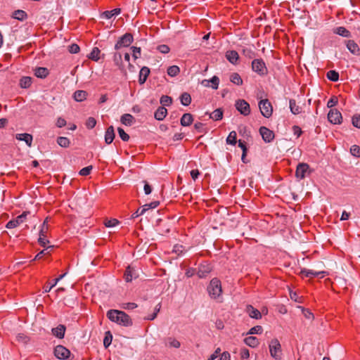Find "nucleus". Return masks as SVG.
<instances>
[{
  "mask_svg": "<svg viewBox=\"0 0 360 360\" xmlns=\"http://www.w3.org/2000/svg\"><path fill=\"white\" fill-rule=\"evenodd\" d=\"M180 72V68L177 65L169 66L167 70V73L169 77H174Z\"/></svg>",
  "mask_w": 360,
  "mask_h": 360,
  "instance_id": "obj_37",
  "label": "nucleus"
},
{
  "mask_svg": "<svg viewBox=\"0 0 360 360\" xmlns=\"http://www.w3.org/2000/svg\"><path fill=\"white\" fill-rule=\"evenodd\" d=\"M352 124L354 127L360 129V115L352 117Z\"/></svg>",
  "mask_w": 360,
  "mask_h": 360,
  "instance_id": "obj_58",
  "label": "nucleus"
},
{
  "mask_svg": "<svg viewBox=\"0 0 360 360\" xmlns=\"http://www.w3.org/2000/svg\"><path fill=\"white\" fill-rule=\"evenodd\" d=\"M300 274L305 276L306 277H309V278L318 277V276H321V278H323L325 276L326 272L323 271H314V270H311V269H303L301 270Z\"/></svg>",
  "mask_w": 360,
  "mask_h": 360,
  "instance_id": "obj_15",
  "label": "nucleus"
},
{
  "mask_svg": "<svg viewBox=\"0 0 360 360\" xmlns=\"http://www.w3.org/2000/svg\"><path fill=\"white\" fill-rule=\"evenodd\" d=\"M112 339V334L110 333V331H107L105 333V336L104 340H103V345H104L105 348L109 347V345L111 344Z\"/></svg>",
  "mask_w": 360,
  "mask_h": 360,
  "instance_id": "obj_48",
  "label": "nucleus"
},
{
  "mask_svg": "<svg viewBox=\"0 0 360 360\" xmlns=\"http://www.w3.org/2000/svg\"><path fill=\"white\" fill-rule=\"evenodd\" d=\"M244 342L251 347H256L259 345V340L256 337L249 336L244 339Z\"/></svg>",
  "mask_w": 360,
  "mask_h": 360,
  "instance_id": "obj_30",
  "label": "nucleus"
},
{
  "mask_svg": "<svg viewBox=\"0 0 360 360\" xmlns=\"http://www.w3.org/2000/svg\"><path fill=\"white\" fill-rule=\"evenodd\" d=\"M180 101L181 105L188 106L191 103V96L188 93L184 92L180 96Z\"/></svg>",
  "mask_w": 360,
  "mask_h": 360,
  "instance_id": "obj_32",
  "label": "nucleus"
},
{
  "mask_svg": "<svg viewBox=\"0 0 360 360\" xmlns=\"http://www.w3.org/2000/svg\"><path fill=\"white\" fill-rule=\"evenodd\" d=\"M186 248L184 246L179 244H176L173 248V252L176 253L178 256L181 255L186 252Z\"/></svg>",
  "mask_w": 360,
  "mask_h": 360,
  "instance_id": "obj_46",
  "label": "nucleus"
},
{
  "mask_svg": "<svg viewBox=\"0 0 360 360\" xmlns=\"http://www.w3.org/2000/svg\"><path fill=\"white\" fill-rule=\"evenodd\" d=\"M34 75L39 78H45L49 75V70L46 68L39 67L34 70Z\"/></svg>",
  "mask_w": 360,
  "mask_h": 360,
  "instance_id": "obj_31",
  "label": "nucleus"
},
{
  "mask_svg": "<svg viewBox=\"0 0 360 360\" xmlns=\"http://www.w3.org/2000/svg\"><path fill=\"white\" fill-rule=\"evenodd\" d=\"M67 273H65L62 275H60L58 278H56L53 280V282L51 285H47L44 287V292H49L51 291V290L55 287L57 283L61 280L63 279L65 276H66Z\"/></svg>",
  "mask_w": 360,
  "mask_h": 360,
  "instance_id": "obj_36",
  "label": "nucleus"
},
{
  "mask_svg": "<svg viewBox=\"0 0 360 360\" xmlns=\"http://www.w3.org/2000/svg\"><path fill=\"white\" fill-rule=\"evenodd\" d=\"M96 124V120L94 117H89L86 122V126L89 129H93Z\"/></svg>",
  "mask_w": 360,
  "mask_h": 360,
  "instance_id": "obj_56",
  "label": "nucleus"
},
{
  "mask_svg": "<svg viewBox=\"0 0 360 360\" xmlns=\"http://www.w3.org/2000/svg\"><path fill=\"white\" fill-rule=\"evenodd\" d=\"M165 345L167 347H174V348H179L181 346V343L176 339L169 337L165 340Z\"/></svg>",
  "mask_w": 360,
  "mask_h": 360,
  "instance_id": "obj_28",
  "label": "nucleus"
},
{
  "mask_svg": "<svg viewBox=\"0 0 360 360\" xmlns=\"http://www.w3.org/2000/svg\"><path fill=\"white\" fill-rule=\"evenodd\" d=\"M32 83V79L30 77H23L20 80V85L22 88H28Z\"/></svg>",
  "mask_w": 360,
  "mask_h": 360,
  "instance_id": "obj_43",
  "label": "nucleus"
},
{
  "mask_svg": "<svg viewBox=\"0 0 360 360\" xmlns=\"http://www.w3.org/2000/svg\"><path fill=\"white\" fill-rule=\"evenodd\" d=\"M115 134L114 131V127L112 126H110L105 134V141L107 144L111 143L114 139H115Z\"/></svg>",
  "mask_w": 360,
  "mask_h": 360,
  "instance_id": "obj_20",
  "label": "nucleus"
},
{
  "mask_svg": "<svg viewBox=\"0 0 360 360\" xmlns=\"http://www.w3.org/2000/svg\"><path fill=\"white\" fill-rule=\"evenodd\" d=\"M347 48L353 54L358 55L360 52L359 45L353 40H349L347 43Z\"/></svg>",
  "mask_w": 360,
  "mask_h": 360,
  "instance_id": "obj_24",
  "label": "nucleus"
},
{
  "mask_svg": "<svg viewBox=\"0 0 360 360\" xmlns=\"http://www.w3.org/2000/svg\"><path fill=\"white\" fill-rule=\"evenodd\" d=\"M212 267L208 264H203L199 266L198 276L199 278H205L211 271Z\"/></svg>",
  "mask_w": 360,
  "mask_h": 360,
  "instance_id": "obj_17",
  "label": "nucleus"
},
{
  "mask_svg": "<svg viewBox=\"0 0 360 360\" xmlns=\"http://www.w3.org/2000/svg\"><path fill=\"white\" fill-rule=\"evenodd\" d=\"M172 99L168 96H162L160 98V103L164 106L169 105L172 103Z\"/></svg>",
  "mask_w": 360,
  "mask_h": 360,
  "instance_id": "obj_52",
  "label": "nucleus"
},
{
  "mask_svg": "<svg viewBox=\"0 0 360 360\" xmlns=\"http://www.w3.org/2000/svg\"><path fill=\"white\" fill-rule=\"evenodd\" d=\"M150 73V70L147 67H143L141 69L140 73H139V83L143 84Z\"/></svg>",
  "mask_w": 360,
  "mask_h": 360,
  "instance_id": "obj_27",
  "label": "nucleus"
},
{
  "mask_svg": "<svg viewBox=\"0 0 360 360\" xmlns=\"http://www.w3.org/2000/svg\"><path fill=\"white\" fill-rule=\"evenodd\" d=\"M309 169V167L307 163H300L297 166L295 172L296 177L300 179H304Z\"/></svg>",
  "mask_w": 360,
  "mask_h": 360,
  "instance_id": "obj_13",
  "label": "nucleus"
},
{
  "mask_svg": "<svg viewBox=\"0 0 360 360\" xmlns=\"http://www.w3.org/2000/svg\"><path fill=\"white\" fill-rule=\"evenodd\" d=\"M158 207V202L154 201L148 204H146L142 206L141 208L138 209L132 215L131 218L134 219L138 217L139 216L146 214L147 217L154 214H151L153 212V210Z\"/></svg>",
  "mask_w": 360,
  "mask_h": 360,
  "instance_id": "obj_4",
  "label": "nucleus"
},
{
  "mask_svg": "<svg viewBox=\"0 0 360 360\" xmlns=\"http://www.w3.org/2000/svg\"><path fill=\"white\" fill-rule=\"evenodd\" d=\"M104 224L106 227H114L119 224V221L116 219H107Z\"/></svg>",
  "mask_w": 360,
  "mask_h": 360,
  "instance_id": "obj_54",
  "label": "nucleus"
},
{
  "mask_svg": "<svg viewBox=\"0 0 360 360\" xmlns=\"http://www.w3.org/2000/svg\"><path fill=\"white\" fill-rule=\"evenodd\" d=\"M92 169H93L92 166H88V167H84L79 171V174L82 176H87L90 174Z\"/></svg>",
  "mask_w": 360,
  "mask_h": 360,
  "instance_id": "obj_60",
  "label": "nucleus"
},
{
  "mask_svg": "<svg viewBox=\"0 0 360 360\" xmlns=\"http://www.w3.org/2000/svg\"><path fill=\"white\" fill-rule=\"evenodd\" d=\"M240 355L242 359H248L250 356L249 350L246 348L241 349Z\"/></svg>",
  "mask_w": 360,
  "mask_h": 360,
  "instance_id": "obj_63",
  "label": "nucleus"
},
{
  "mask_svg": "<svg viewBox=\"0 0 360 360\" xmlns=\"http://www.w3.org/2000/svg\"><path fill=\"white\" fill-rule=\"evenodd\" d=\"M290 109L292 114L298 115L301 112L300 107L297 105L294 99H290L289 101Z\"/></svg>",
  "mask_w": 360,
  "mask_h": 360,
  "instance_id": "obj_33",
  "label": "nucleus"
},
{
  "mask_svg": "<svg viewBox=\"0 0 360 360\" xmlns=\"http://www.w3.org/2000/svg\"><path fill=\"white\" fill-rule=\"evenodd\" d=\"M252 69L259 75H264L267 73V68L262 59H255L252 62Z\"/></svg>",
  "mask_w": 360,
  "mask_h": 360,
  "instance_id": "obj_6",
  "label": "nucleus"
},
{
  "mask_svg": "<svg viewBox=\"0 0 360 360\" xmlns=\"http://www.w3.org/2000/svg\"><path fill=\"white\" fill-rule=\"evenodd\" d=\"M117 131L120 137L124 141H127L129 139V136L124 131L122 128L118 127Z\"/></svg>",
  "mask_w": 360,
  "mask_h": 360,
  "instance_id": "obj_50",
  "label": "nucleus"
},
{
  "mask_svg": "<svg viewBox=\"0 0 360 360\" xmlns=\"http://www.w3.org/2000/svg\"><path fill=\"white\" fill-rule=\"evenodd\" d=\"M167 114V110L165 107H159V120H163Z\"/></svg>",
  "mask_w": 360,
  "mask_h": 360,
  "instance_id": "obj_61",
  "label": "nucleus"
},
{
  "mask_svg": "<svg viewBox=\"0 0 360 360\" xmlns=\"http://www.w3.org/2000/svg\"><path fill=\"white\" fill-rule=\"evenodd\" d=\"M120 122L126 126H131L135 122L134 117L130 114H124L121 116Z\"/></svg>",
  "mask_w": 360,
  "mask_h": 360,
  "instance_id": "obj_22",
  "label": "nucleus"
},
{
  "mask_svg": "<svg viewBox=\"0 0 360 360\" xmlns=\"http://www.w3.org/2000/svg\"><path fill=\"white\" fill-rule=\"evenodd\" d=\"M169 51L170 49L167 45H159V52H161L162 53H167L169 52Z\"/></svg>",
  "mask_w": 360,
  "mask_h": 360,
  "instance_id": "obj_64",
  "label": "nucleus"
},
{
  "mask_svg": "<svg viewBox=\"0 0 360 360\" xmlns=\"http://www.w3.org/2000/svg\"><path fill=\"white\" fill-rule=\"evenodd\" d=\"M263 331V328L260 326H256L251 328L248 332V334H261Z\"/></svg>",
  "mask_w": 360,
  "mask_h": 360,
  "instance_id": "obj_53",
  "label": "nucleus"
},
{
  "mask_svg": "<svg viewBox=\"0 0 360 360\" xmlns=\"http://www.w3.org/2000/svg\"><path fill=\"white\" fill-rule=\"evenodd\" d=\"M100 53H101V51H100L99 49L97 47H94L92 49L91 52L88 56V57H89V58H90L94 61H98L99 59Z\"/></svg>",
  "mask_w": 360,
  "mask_h": 360,
  "instance_id": "obj_40",
  "label": "nucleus"
},
{
  "mask_svg": "<svg viewBox=\"0 0 360 360\" xmlns=\"http://www.w3.org/2000/svg\"><path fill=\"white\" fill-rule=\"evenodd\" d=\"M236 136L237 134L235 131H231L226 138V143L230 145H235L237 142Z\"/></svg>",
  "mask_w": 360,
  "mask_h": 360,
  "instance_id": "obj_41",
  "label": "nucleus"
},
{
  "mask_svg": "<svg viewBox=\"0 0 360 360\" xmlns=\"http://www.w3.org/2000/svg\"><path fill=\"white\" fill-rule=\"evenodd\" d=\"M226 58L233 65L238 63L239 55L237 51L231 50L226 52Z\"/></svg>",
  "mask_w": 360,
  "mask_h": 360,
  "instance_id": "obj_18",
  "label": "nucleus"
},
{
  "mask_svg": "<svg viewBox=\"0 0 360 360\" xmlns=\"http://www.w3.org/2000/svg\"><path fill=\"white\" fill-rule=\"evenodd\" d=\"M155 4V2H153V1H148L146 3V8L148 10V13H150V14L153 13V11L156 8Z\"/></svg>",
  "mask_w": 360,
  "mask_h": 360,
  "instance_id": "obj_57",
  "label": "nucleus"
},
{
  "mask_svg": "<svg viewBox=\"0 0 360 360\" xmlns=\"http://www.w3.org/2000/svg\"><path fill=\"white\" fill-rule=\"evenodd\" d=\"M13 18L18 20L22 21L27 18V13L22 10L15 11L13 13Z\"/></svg>",
  "mask_w": 360,
  "mask_h": 360,
  "instance_id": "obj_35",
  "label": "nucleus"
},
{
  "mask_svg": "<svg viewBox=\"0 0 360 360\" xmlns=\"http://www.w3.org/2000/svg\"><path fill=\"white\" fill-rule=\"evenodd\" d=\"M65 332V326L64 325H59L56 328L52 329V333L58 338H63Z\"/></svg>",
  "mask_w": 360,
  "mask_h": 360,
  "instance_id": "obj_23",
  "label": "nucleus"
},
{
  "mask_svg": "<svg viewBox=\"0 0 360 360\" xmlns=\"http://www.w3.org/2000/svg\"><path fill=\"white\" fill-rule=\"evenodd\" d=\"M230 81L238 86L243 84V79L238 73H232L230 76Z\"/></svg>",
  "mask_w": 360,
  "mask_h": 360,
  "instance_id": "obj_34",
  "label": "nucleus"
},
{
  "mask_svg": "<svg viewBox=\"0 0 360 360\" xmlns=\"http://www.w3.org/2000/svg\"><path fill=\"white\" fill-rule=\"evenodd\" d=\"M57 143L61 147L68 148L70 142L67 137L60 136L57 139Z\"/></svg>",
  "mask_w": 360,
  "mask_h": 360,
  "instance_id": "obj_42",
  "label": "nucleus"
},
{
  "mask_svg": "<svg viewBox=\"0 0 360 360\" xmlns=\"http://www.w3.org/2000/svg\"><path fill=\"white\" fill-rule=\"evenodd\" d=\"M269 347L271 356L276 360H281L282 358V349L278 340L276 338L271 340L269 344Z\"/></svg>",
  "mask_w": 360,
  "mask_h": 360,
  "instance_id": "obj_3",
  "label": "nucleus"
},
{
  "mask_svg": "<svg viewBox=\"0 0 360 360\" xmlns=\"http://www.w3.org/2000/svg\"><path fill=\"white\" fill-rule=\"evenodd\" d=\"M207 291L210 296L213 299L219 298L222 292L221 282L217 278H213L211 280L208 287Z\"/></svg>",
  "mask_w": 360,
  "mask_h": 360,
  "instance_id": "obj_2",
  "label": "nucleus"
},
{
  "mask_svg": "<svg viewBox=\"0 0 360 360\" xmlns=\"http://www.w3.org/2000/svg\"><path fill=\"white\" fill-rule=\"evenodd\" d=\"M259 131L264 142L270 143L274 140L275 136L274 133L267 127H261Z\"/></svg>",
  "mask_w": 360,
  "mask_h": 360,
  "instance_id": "obj_12",
  "label": "nucleus"
},
{
  "mask_svg": "<svg viewBox=\"0 0 360 360\" xmlns=\"http://www.w3.org/2000/svg\"><path fill=\"white\" fill-rule=\"evenodd\" d=\"M54 354L59 359H66L69 357L70 352L63 345H58L55 347Z\"/></svg>",
  "mask_w": 360,
  "mask_h": 360,
  "instance_id": "obj_11",
  "label": "nucleus"
},
{
  "mask_svg": "<svg viewBox=\"0 0 360 360\" xmlns=\"http://www.w3.org/2000/svg\"><path fill=\"white\" fill-rule=\"evenodd\" d=\"M107 317L112 322H115L124 326L132 324L130 317L124 311L111 309L107 312Z\"/></svg>",
  "mask_w": 360,
  "mask_h": 360,
  "instance_id": "obj_1",
  "label": "nucleus"
},
{
  "mask_svg": "<svg viewBox=\"0 0 360 360\" xmlns=\"http://www.w3.org/2000/svg\"><path fill=\"white\" fill-rule=\"evenodd\" d=\"M139 276V274L137 271L130 266H129L124 275V278L127 282L131 281L134 278H136Z\"/></svg>",
  "mask_w": 360,
  "mask_h": 360,
  "instance_id": "obj_16",
  "label": "nucleus"
},
{
  "mask_svg": "<svg viewBox=\"0 0 360 360\" xmlns=\"http://www.w3.org/2000/svg\"><path fill=\"white\" fill-rule=\"evenodd\" d=\"M87 93L84 91L78 90L74 93V98L77 101H82L86 99Z\"/></svg>",
  "mask_w": 360,
  "mask_h": 360,
  "instance_id": "obj_39",
  "label": "nucleus"
},
{
  "mask_svg": "<svg viewBox=\"0 0 360 360\" xmlns=\"http://www.w3.org/2000/svg\"><path fill=\"white\" fill-rule=\"evenodd\" d=\"M120 11V8H115L112 11H106L101 14V17L105 19H110L112 17L119 15Z\"/></svg>",
  "mask_w": 360,
  "mask_h": 360,
  "instance_id": "obj_26",
  "label": "nucleus"
},
{
  "mask_svg": "<svg viewBox=\"0 0 360 360\" xmlns=\"http://www.w3.org/2000/svg\"><path fill=\"white\" fill-rule=\"evenodd\" d=\"M335 34L344 37H349L351 36L350 32L347 30L344 27H338L335 30L334 32Z\"/></svg>",
  "mask_w": 360,
  "mask_h": 360,
  "instance_id": "obj_38",
  "label": "nucleus"
},
{
  "mask_svg": "<svg viewBox=\"0 0 360 360\" xmlns=\"http://www.w3.org/2000/svg\"><path fill=\"white\" fill-rule=\"evenodd\" d=\"M342 119V115L337 109H330L328 113V120L332 124H340Z\"/></svg>",
  "mask_w": 360,
  "mask_h": 360,
  "instance_id": "obj_10",
  "label": "nucleus"
},
{
  "mask_svg": "<svg viewBox=\"0 0 360 360\" xmlns=\"http://www.w3.org/2000/svg\"><path fill=\"white\" fill-rule=\"evenodd\" d=\"M113 61L116 66H117L122 71V55L120 53H115L113 56Z\"/></svg>",
  "mask_w": 360,
  "mask_h": 360,
  "instance_id": "obj_44",
  "label": "nucleus"
},
{
  "mask_svg": "<svg viewBox=\"0 0 360 360\" xmlns=\"http://www.w3.org/2000/svg\"><path fill=\"white\" fill-rule=\"evenodd\" d=\"M350 153L351 154L356 158L360 157V147L357 145H353L350 148Z\"/></svg>",
  "mask_w": 360,
  "mask_h": 360,
  "instance_id": "obj_49",
  "label": "nucleus"
},
{
  "mask_svg": "<svg viewBox=\"0 0 360 360\" xmlns=\"http://www.w3.org/2000/svg\"><path fill=\"white\" fill-rule=\"evenodd\" d=\"M259 108L262 115L266 118L270 117L273 113V107L268 99H262L259 102Z\"/></svg>",
  "mask_w": 360,
  "mask_h": 360,
  "instance_id": "obj_5",
  "label": "nucleus"
},
{
  "mask_svg": "<svg viewBox=\"0 0 360 360\" xmlns=\"http://www.w3.org/2000/svg\"><path fill=\"white\" fill-rule=\"evenodd\" d=\"M16 340L17 341H18L19 342H22L23 344H26L29 341V338L25 335L24 333H18L17 335H16Z\"/></svg>",
  "mask_w": 360,
  "mask_h": 360,
  "instance_id": "obj_51",
  "label": "nucleus"
},
{
  "mask_svg": "<svg viewBox=\"0 0 360 360\" xmlns=\"http://www.w3.org/2000/svg\"><path fill=\"white\" fill-rule=\"evenodd\" d=\"M133 41V37L131 34H124L120 40L115 45V49H120L122 47H127L129 46Z\"/></svg>",
  "mask_w": 360,
  "mask_h": 360,
  "instance_id": "obj_9",
  "label": "nucleus"
},
{
  "mask_svg": "<svg viewBox=\"0 0 360 360\" xmlns=\"http://www.w3.org/2000/svg\"><path fill=\"white\" fill-rule=\"evenodd\" d=\"M337 103H338V98H337V97L333 96L328 100V101L327 103V107L329 108H331L333 106H335Z\"/></svg>",
  "mask_w": 360,
  "mask_h": 360,
  "instance_id": "obj_62",
  "label": "nucleus"
},
{
  "mask_svg": "<svg viewBox=\"0 0 360 360\" xmlns=\"http://www.w3.org/2000/svg\"><path fill=\"white\" fill-rule=\"evenodd\" d=\"M46 222H47V219L44 221V223L42 224L41 229L39 232V238L38 240L39 244L43 247H44L46 245V244L49 243V240H47L45 238H46L45 234L48 230V225H47Z\"/></svg>",
  "mask_w": 360,
  "mask_h": 360,
  "instance_id": "obj_14",
  "label": "nucleus"
},
{
  "mask_svg": "<svg viewBox=\"0 0 360 360\" xmlns=\"http://www.w3.org/2000/svg\"><path fill=\"white\" fill-rule=\"evenodd\" d=\"M203 82H209L212 83V88L214 89H217L219 84V79L217 76H213L210 80H204Z\"/></svg>",
  "mask_w": 360,
  "mask_h": 360,
  "instance_id": "obj_47",
  "label": "nucleus"
},
{
  "mask_svg": "<svg viewBox=\"0 0 360 360\" xmlns=\"http://www.w3.org/2000/svg\"><path fill=\"white\" fill-rule=\"evenodd\" d=\"M79 50V46L76 44H72L68 46V51L71 53H77Z\"/></svg>",
  "mask_w": 360,
  "mask_h": 360,
  "instance_id": "obj_59",
  "label": "nucleus"
},
{
  "mask_svg": "<svg viewBox=\"0 0 360 360\" xmlns=\"http://www.w3.org/2000/svg\"><path fill=\"white\" fill-rule=\"evenodd\" d=\"M236 108L240 113L247 116L250 113V107L249 103L243 99H238L235 103Z\"/></svg>",
  "mask_w": 360,
  "mask_h": 360,
  "instance_id": "obj_8",
  "label": "nucleus"
},
{
  "mask_svg": "<svg viewBox=\"0 0 360 360\" xmlns=\"http://www.w3.org/2000/svg\"><path fill=\"white\" fill-rule=\"evenodd\" d=\"M15 138L18 140L25 141L26 143V144L28 146H30V147L32 146V136L31 134H27V133H25V134H17L15 135Z\"/></svg>",
  "mask_w": 360,
  "mask_h": 360,
  "instance_id": "obj_21",
  "label": "nucleus"
},
{
  "mask_svg": "<svg viewBox=\"0 0 360 360\" xmlns=\"http://www.w3.org/2000/svg\"><path fill=\"white\" fill-rule=\"evenodd\" d=\"M210 118L213 120L219 121L223 118V110L221 108H217L210 114Z\"/></svg>",
  "mask_w": 360,
  "mask_h": 360,
  "instance_id": "obj_29",
  "label": "nucleus"
},
{
  "mask_svg": "<svg viewBox=\"0 0 360 360\" xmlns=\"http://www.w3.org/2000/svg\"><path fill=\"white\" fill-rule=\"evenodd\" d=\"M327 78L333 82H337L339 79V74L335 70H330L327 72Z\"/></svg>",
  "mask_w": 360,
  "mask_h": 360,
  "instance_id": "obj_45",
  "label": "nucleus"
},
{
  "mask_svg": "<svg viewBox=\"0 0 360 360\" xmlns=\"http://www.w3.org/2000/svg\"><path fill=\"white\" fill-rule=\"evenodd\" d=\"M193 121V115L190 113H185L181 118V124L183 127H188L192 124Z\"/></svg>",
  "mask_w": 360,
  "mask_h": 360,
  "instance_id": "obj_25",
  "label": "nucleus"
},
{
  "mask_svg": "<svg viewBox=\"0 0 360 360\" xmlns=\"http://www.w3.org/2000/svg\"><path fill=\"white\" fill-rule=\"evenodd\" d=\"M246 312L248 314L249 316L252 319H259L262 318L261 312L258 309L254 308L252 305L247 306Z\"/></svg>",
  "mask_w": 360,
  "mask_h": 360,
  "instance_id": "obj_19",
  "label": "nucleus"
},
{
  "mask_svg": "<svg viewBox=\"0 0 360 360\" xmlns=\"http://www.w3.org/2000/svg\"><path fill=\"white\" fill-rule=\"evenodd\" d=\"M30 213L27 212H24L22 214L18 216L15 219L9 221L6 224V227L7 229H13L20 226L26 221L27 216Z\"/></svg>",
  "mask_w": 360,
  "mask_h": 360,
  "instance_id": "obj_7",
  "label": "nucleus"
},
{
  "mask_svg": "<svg viewBox=\"0 0 360 360\" xmlns=\"http://www.w3.org/2000/svg\"><path fill=\"white\" fill-rule=\"evenodd\" d=\"M131 49L132 51V56L135 60L141 56V48L132 46Z\"/></svg>",
  "mask_w": 360,
  "mask_h": 360,
  "instance_id": "obj_55",
  "label": "nucleus"
}]
</instances>
